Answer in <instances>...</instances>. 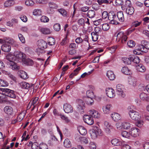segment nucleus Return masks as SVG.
Wrapping results in <instances>:
<instances>
[{
    "label": "nucleus",
    "instance_id": "nucleus-1",
    "mask_svg": "<svg viewBox=\"0 0 149 149\" xmlns=\"http://www.w3.org/2000/svg\"><path fill=\"white\" fill-rule=\"evenodd\" d=\"M15 58L18 61H22L25 63H27L28 65H32L33 64V61L30 59H26V56L25 54L18 51H16L14 53Z\"/></svg>",
    "mask_w": 149,
    "mask_h": 149
},
{
    "label": "nucleus",
    "instance_id": "nucleus-2",
    "mask_svg": "<svg viewBox=\"0 0 149 149\" xmlns=\"http://www.w3.org/2000/svg\"><path fill=\"white\" fill-rule=\"evenodd\" d=\"M108 19L110 21L109 23L113 24H118L119 23L117 21V19L115 13L111 11L108 13Z\"/></svg>",
    "mask_w": 149,
    "mask_h": 149
},
{
    "label": "nucleus",
    "instance_id": "nucleus-3",
    "mask_svg": "<svg viewBox=\"0 0 149 149\" xmlns=\"http://www.w3.org/2000/svg\"><path fill=\"white\" fill-rule=\"evenodd\" d=\"M3 92L5 94L6 99L7 96L14 99L16 98V92L14 91L6 88H3Z\"/></svg>",
    "mask_w": 149,
    "mask_h": 149
},
{
    "label": "nucleus",
    "instance_id": "nucleus-4",
    "mask_svg": "<svg viewBox=\"0 0 149 149\" xmlns=\"http://www.w3.org/2000/svg\"><path fill=\"white\" fill-rule=\"evenodd\" d=\"M89 134L91 138L93 139H95L97 136H101L102 135L101 130L97 127L90 130Z\"/></svg>",
    "mask_w": 149,
    "mask_h": 149
},
{
    "label": "nucleus",
    "instance_id": "nucleus-5",
    "mask_svg": "<svg viewBox=\"0 0 149 149\" xmlns=\"http://www.w3.org/2000/svg\"><path fill=\"white\" fill-rule=\"evenodd\" d=\"M129 114L131 118L133 120H139L141 119V115L139 113L133 110H130Z\"/></svg>",
    "mask_w": 149,
    "mask_h": 149
},
{
    "label": "nucleus",
    "instance_id": "nucleus-6",
    "mask_svg": "<svg viewBox=\"0 0 149 149\" xmlns=\"http://www.w3.org/2000/svg\"><path fill=\"white\" fill-rule=\"evenodd\" d=\"M84 122L88 125H91L93 124L94 122L93 118L90 115H85L83 117Z\"/></svg>",
    "mask_w": 149,
    "mask_h": 149
},
{
    "label": "nucleus",
    "instance_id": "nucleus-7",
    "mask_svg": "<svg viewBox=\"0 0 149 149\" xmlns=\"http://www.w3.org/2000/svg\"><path fill=\"white\" fill-rule=\"evenodd\" d=\"M116 89L120 96L123 98L125 97V94L123 91L124 88L123 86L120 84H118L116 86Z\"/></svg>",
    "mask_w": 149,
    "mask_h": 149
},
{
    "label": "nucleus",
    "instance_id": "nucleus-8",
    "mask_svg": "<svg viewBox=\"0 0 149 149\" xmlns=\"http://www.w3.org/2000/svg\"><path fill=\"white\" fill-rule=\"evenodd\" d=\"M4 111L9 116H13L15 113L13 108L8 106H6L4 107Z\"/></svg>",
    "mask_w": 149,
    "mask_h": 149
},
{
    "label": "nucleus",
    "instance_id": "nucleus-9",
    "mask_svg": "<svg viewBox=\"0 0 149 149\" xmlns=\"http://www.w3.org/2000/svg\"><path fill=\"white\" fill-rule=\"evenodd\" d=\"M105 92L107 96L109 98H112L115 96V91L112 88H107L105 90Z\"/></svg>",
    "mask_w": 149,
    "mask_h": 149
},
{
    "label": "nucleus",
    "instance_id": "nucleus-10",
    "mask_svg": "<svg viewBox=\"0 0 149 149\" xmlns=\"http://www.w3.org/2000/svg\"><path fill=\"white\" fill-rule=\"evenodd\" d=\"M130 135L132 136L135 137L139 136L140 134V130L136 127H133L130 130Z\"/></svg>",
    "mask_w": 149,
    "mask_h": 149
},
{
    "label": "nucleus",
    "instance_id": "nucleus-11",
    "mask_svg": "<svg viewBox=\"0 0 149 149\" xmlns=\"http://www.w3.org/2000/svg\"><path fill=\"white\" fill-rule=\"evenodd\" d=\"M63 109L66 113H72L73 111L72 107L69 104L66 103L63 105Z\"/></svg>",
    "mask_w": 149,
    "mask_h": 149
},
{
    "label": "nucleus",
    "instance_id": "nucleus-12",
    "mask_svg": "<svg viewBox=\"0 0 149 149\" xmlns=\"http://www.w3.org/2000/svg\"><path fill=\"white\" fill-rule=\"evenodd\" d=\"M78 105L77 108L79 111L81 112L84 111V110L85 108V104L84 102L81 100H79L77 101Z\"/></svg>",
    "mask_w": 149,
    "mask_h": 149
},
{
    "label": "nucleus",
    "instance_id": "nucleus-13",
    "mask_svg": "<svg viewBox=\"0 0 149 149\" xmlns=\"http://www.w3.org/2000/svg\"><path fill=\"white\" fill-rule=\"evenodd\" d=\"M123 142L120 141L119 139H113L111 141V144L116 146H122Z\"/></svg>",
    "mask_w": 149,
    "mask_h": 149
},
{
    "label": "nucleus",
    "instance_id": "nucleus-14",
    "mask_svg": "<svg viewBox=\"0 0 149 149\" xmlns=\"http://www.w3.org/2000/svg\"><path fill=\"white\" fill-rule=\"evenodd\" d=\"M90 115L93 118L94 117L95 118H98L100 117V114L97 112V111L94 110H91L89 111Z\"/></svg>",
    "mask_w": 149,
    "mask_h": 149
},
{
    "label": "nucleus",
    "instance_id": "nucleus-15",
    "mask_svg": "<svg viewBox=\"0 0 149 149\" xmlns=\"http://www.w3.org/2000/svg\"><path fill=\"white\" fill-rule=\"evenodd\" d=\"M38 47L44 49L47 48V43L43 40H41L38 41Z\"/></svg>",
    "mask_w": 149,
    "mask_h": 149
},
{
    "label": "nucleus",
    "instance_id": "nucleus-16",
    "mask_svg": "<svg viewBox=\"0 0 149 149\" xmlns=\"http://www.w3.org/2000/svg\"><path fill=\"white\" fill-rule=\"evenodd\" d=\"M132 6L131 2L130 0H127L125 1V3L122 5L121 8L123 10H125L127 8Z\"/></svg>",
    "mask_w": 149,
    "mask_h": 149
},
{
    "label": "nucleus",
    "instance_id": "nucleus-17",
    "mask_svg": "<svg viewBox=\"0 0 149 149\" xmlns=\"http://www.w3.org/2000/svg\"><path fill=\"white\" fill-rule=\"evenodd\" d=\"M111 116L112 119L116 122L118 121L121 118L120 115L117 113H112Z\"/></svg>",
    "mask_w": 149,
    "mask_h": 149
},
{
    "label": "nucleus",
    "instance_id": "nucleus-18",
    "mask_svg": "<svg viewBox=\"0 0 149 149\" xmlns=\"http://www.w3.org/2000/svg\"><path fill=\"white\" fill-rule=\"evenodd\" d=\"M116 17L120 22H123L124 20V14L122 11H120L118 12L117 13Z\"/></svg>",
    "mask_w": 149,
    "mask_h": 149
},
{
    "label": "nucleus",
    "instance_id": "nucleus-19",
    "mask_svg": "<svg viewBox=\"0 0 149 149\" xmlns=\"http://www.w3.org/2000/svg\"><path fill=\"white\" fill-rule=\"evenodd\" d=\"M128 82L130 84L134 87L136 86V79L134 77H129Z\"/></svg>",
    "mask_w": 149,
    "mask_h": 149
},
{
    "label": "nucleus",
    "instance_id": "nucleus-20",
    "mask_svg": "<svg viewBox=\"0 0 149 149\" xmlns=\"http://www.w3.org/2000/svg\"><path fill=\"white\" fill-rule=\"evenodd\" d=\"M11 49L10 45L6 44L3 45L1 46V50L5 52H9L10 51Z\"/></svg>",
    "mask_w": 149,
    "mask_h": 149
},
{
    "label": "nucleus",
    "instance_id": "nucleus-21",
    "mask_svg": "<svg viewBox=\"0 0 149 149\" xmlns=\"http://www.w3.org/2000/svg\"><path fill=\"white\" fill-rule=\"evenodd\" d=\"M112 106L111 104H107L102 108L103 112L104 113L108 114L110 113Z\"/></svg>",
    "mask_w": 149,
    "mask_h": 149
},
{
    "label": "nucleus",
    "instance_id": "nucleus-22",
    "mask_svg": "<svg viewBox=\"0 0 149 149\" xmlns=\"http://www.w3.org/2000/svg\"><path fill=\"white\" fill-rule=\"evenodd\" d=\"M20 86L22 88L26 89H28L32 86L29 84L24 81L21 82L20 84Z\"/></svg>",
    "mask_w": 149,
    "mask_h": 149
},
{
    "label": "nucleus",
    "instance_id": "nucleus-23",
    "mask_svg": "<svg viewBox=\"0 0 149 149\" xmlns=\"http://www.w3.org/2000/svg\"><path fill=\"white\" fill-rule=\"evenodd\" d=\"M78 130L80 134L82 135H85L87 133L86 129L82 126L78 127Z\"/></svg>",
    "mask_w": 149,
    "mask_h": 149
},
{
    "label": "nucleus",
    "instance_id": "nucleus-24",
    "mask_svg": "<svg viewBox=\"0 0 149 149\" xmlns=\"http://www.w3.org/2000/svg\"><path fill=\"white\" fill-rule=\"evenodd\" d=\"M142 45H140V47H142L144 50L145 49H149V42L146 40L141 41Z\"/></svg>",
    "mask_w": 149,
    "mask_h": 149
},
{
    "label": "nucleus",
    "instance_id": "nucleus-25",
    "mask_svg": "<svg viewBox=\"0 0 149 149\" xmlns=\"http://www.w3.org/2000/svg\"><path fill=\"white\" fill-rule=\"evenodd\" d=\"M6 59L9 61L10 63L15 61H16L14 56L10 53H9L6 56Z\"/></svg>",
    "mask_w": 149,
    "mask_h": 149
},
{
    "label": "nucleus",
    "instance_id": "nucleus-26",
    "mask_svg": "<svg viewBox=\"0 0 149 149\" xmlns=\"http://www.w3.org/2000/svg\"><path fill=\"white\" fill-rule=\"evenodd\" d=\"M104 125L106 127V131L107 133H110V130L112 129V126L107 121H105L104 122Z\"/></svg>",
    "mask_w": 149,
    "mask_h": 149
},
{
    "label": "nucleus",
    "instance_id": "nucleus-27",
    "mask_svg": "<svg viewBox=\"0 0 149 149\" xmlns=\"http://www.w3.org/2000/svg\"><path fill=\"white\" fill-rule=\"evenodd\" d=\"M107 75L110 80H113L115 78V76L113 72L111 70L107 72Z\"/></svg>",
    "mask_w": 149,
    "mask_h": 149
},
{
    "label": "nucleus",
    "instance_id": "nucleus-28",
    "mask_svg": "<svg viewBox=\"0 0 149 149\" xmlns=\"http://www.w3.org/2000/svg\"><path fill=\"white\" fill-rule=\"evenodd\" d=\"M140 97L141 99L143 101H149V96L145 93H141Z\"/></svg>",
    "mask_w": 149,
    "mask_h": 149
},
{
    "label": "nucleus",
    "instance_id": "nucleus-29",
    "mask_svg": "<svg viewBox=\"0 0 149 149\" xmlns=\"http://www.w3.org/2000/svg\"><path fill=\"white\" fill-rule=\"evenodd\" d=\"M142 52H145V51L142 47H140V45H139L138 48L134 49L133 51V53L134 54L139 55L141 54Z\"/></svg>",
    "mask_w": 149,
    "mask_h": 149
},
{
    "label": "nucleus",
    "instance_id": "nucleus-30",
    "mask_svg": "<svg viewBox=\"0 0 149 149\" xmlns=\"http://www.w3.org/2000/svg\"><path fill=\"white\" fill-rule=\"evenodd\" d=\"M131 58L132 61L136 64L139 63L140 61V59L139 57L136 56H131Z\"/></svg>",
    "mask_w": 149,
    "mask_h": 149
},
{
    "label": "nucleus",
    "instance_id": "nucleus-31",
    "mask_svg": "<svg viewBox=\"0 0 149 149\" xmlns=\"http://www.w3.org/2000/svg\"><path fill=\"white\" fill-rule=\"evenodd\" d=\"M137 70L139 72H144L146 70V68L145 66L141 64H139L137 66Z\"/></svg>",
    "mask_w": 149,
    "mask_h": 149
},
{
    "label": "nucleus",
    "instance_id": "nucleus-32",
    "mask_svg": "<svg viewBox=\"0 0 149 149\" xmlns=\"http://www.w3.org/2000/svg\"><path fill=\"white\" fill-rule=\"evenodd\" d=\"M81 68L78 67L75 70L74 72H72L69 76V77L70 78H72L74 76L77 75L79 72V71L81 70Z\"/></svg>",
    "mask_w": 149,
    "mask_h": 149
},
{
    "label": "nucleus",
    "instance_id": "nucleus-33",
    "mask_svg": "<svg viewBox=\"0 0 149 149\" xmlns=\"http://www.w3.org/2000/svg\"><path fill=\"white\" fill-rule=\"evenodd\" d=\"M87 15V17L89 18H93L95 17V13L94 10H88Z\"/></svg>",
    "mask_w": 149,
    "mask_h": 149
},
{
    "label": "nucleus",
    "instance_id": "nucleus-34",
    "mask_svg": "<svg viewBox=\"0 0 149 149\" xmlns=\"http://www.w3.org/2000/svg\"><path fill=\"white\" fill-rule=\"evenodd\" d=\"M10 66H11L13 70H18L20 68V67L14 61L11 62L10 64Z\"/></svg>",
    "mask_w": 149,
    "mask_h": 149
},
{
    "label": "nucleus",
    "instance_id": "nucleus-35",
    "mask_svg": "<svg viewBox=\"0 0 149 149\" xmlns=\"http://www.w3.org/2000/svg\"><path fill=\"white\" fill-rule=\"evenodd\" d=\"M93 98L89 97H86L85 99V101L86 104L88 105H92L94 102V100Z\"/></svg>",
    "mask_w": 149,
    "mask_h": 149
},
{
    "label": "nucleus",
    "instance_id": "nucleus-36",
    "mask_svg": "<svg viewBox=\"0 0 149 149\" xmlns=\"http://www.w3.org/2000/svg\"><path fill=\"white\" fill-rule=\"evenodd\" d=\"M121 71L123 73L126 75H130L131 73L130 70L126 67H123Z\"/></svg>",
    "mask_w": 149,
    "mask_h": 149
},
{
    "label": "nucleus",
    "instance_id": "nucleus-37",
    "mask_svg": "<svg viewBox=\"0 0 149 149\" xmlns=\"http://www.w3.org/2000/svg\"><path fill=\"white\" fill-rule=\"evenodd\" d=\"M14 3V1L12 0H7L6 1L4 5L5 7H8L12 6Z\"/></svg>",
    "mask_w": 149,
    "mask_h": 149
},
{
    "label": "nucleus",
    "instance_id": "nucleus-38",
    "mask_svg": "<svg viewBox=\"0 0 149 149\" xmlns=\"http://www.w3.org/2000/svg\"><path fill=\"white\" fill-rule=\"evenodd\" d=\"M63 144L64 146L67 148H70L71 146V143L70 140L68 139L65 140Z\"/></svg>",
    "mask_w": 149,
    "mask_h": 149
},
{
    "label": "nucleus",
    "instance_id": "nucleus-39",
    "mask_svg": "<svg viewBox=\"0 0 149 149\" xmlns=\"http://www.w3.org/2000/svg\"><path fill=\"white\" fill-rule=\"evenodd\" d=\"M121 135L123 137L128 139H129L131 136L130 132H129L125 131L122 132Z\"/></svg>",
    "mask_w": 149,
    "mask_h": 149
},
{
    "label": "nucleus",
    "instance_id": "nucleus-40",
    "mask_svg": "<svg viewBox=\"0 0 149 149\" xmlns=\"http://www.w3.org/2000/svg\"><path fill=\"white\" fill-rule=\"evenodd\" d=\"M125 10L126 13L130 15L133 14L134 10V8L132 6L127 8Z\"/></svg>",
    "mask_w": 149,
    "mask_h": 149
},
{
    "label": "nucleus",
    "instance_id": "nucleus-41",
    "mask_svg": "<svg viewBox=\"0 0 149 149\" xmlns=\"http://www.w3.org/2000/svg\"><path fill=\"white\" fill-rule=\"evenodd\" d=\"M122 128L125 129H128L131 127V125L129 123L127 122H123L122 123Z\"/></svg>",
    "mask_w": 149,
    "mask_h": 149
},
{
    "label": "nucleus",
    "instance_id": "nucleus-42",
    "mask_svg": "<svg viewBox=\"0 0 149 149\" xmlns=\"http://www.w3.org/2000/svg\"><path fill=\"white\" fill-rule=\"evenodd\" d=\"M59 116H60L61 118L63 120L65 123H68L70 122V120L67 116L62 114H60Z\"/></svg>",
    "mask_w": 149,
    "mask_h": 149
},
{
    "label": "nucleus",
    "instance_id": "nucleus-43",
    "mask_svg": "<svg viewBox=\"0 0 149 149\" xmlns=\"http://www.w3.org/2000/svg\"><path fill=\"white\" fill-rule=\"evenodd\" d=\"M55 40L52 37H49L48 39V44L49 45H53L55 44Z\"/></svg>",
    "mask_w": 149,
    "mask_h": 149
},
{
    "label": "nucleus",
    "instance_id": "nucleus-44",
    "mask_svg": "<svg viewBox=\"0 0 149 149\" xmlns=\"http://www.w3.org/2000/svg\"><path fill=\"white\" fill-rule=\"evenodd\" d=\"M92 36V40L94 41H96L98 39V35L96 33L92 32L91 33Z\"/></svg>",
    "mask_w": 149,
    "mask_h": 149
},
{
    "label": "nucleus",
    "instance_id": "nucleus-45",
    "mask_svg": "<svg viewBox=\"0 0 149 149\" xmlns=\"http://www.w3.org/2000/svg\"><path fill=\"white\" fill-rule=\"evenodd\" d=\"M6 101V99L5 94L0 93V102H5Z\"/></svg>",
    "mask_w": 149,
    "mask_h": 149
},
{
    "label": "nucleus",
    "instance_id": "nucleus-46",
    "mask_svg": "<svg viewBox=\"0 0 149 149\" xmlns=\"http://www.w3.org/2000/svg\"><path fill=\"white\" fill-rule=\"evenodd\" d=\"M122 61L128 65L130 64L132 62L131 56L129 58H122Z\"/></svg>",
    "mask_w": 149,
    "mask_h": 149
},
{
    "label": "nucleus",
    "instance_id": "nucleus-47",
    "mask_svg": "<svg viewBox=\"0 0 149 149\" xmlns=\"http://www.w3.org/2000/svg\"><path fill=\"white\" fill-rule=\"evenodd\" d=\"M8 85V83L6 81L0 79V87H6Z\"/></svg>",
    "mask_w": 149,
    "mask_h": 149
},
{
    "label": "nucleus",
    "instance_id": "nucleus-48",
    "mask_svg": "<svg viewBox=\"0 0 149 149\" xmlns=\"http://www.w3.org/2000/svg\"><path fill=\"white\" fill-rule=\"evenodd\" d=\"M40 31L44 34H48L50 33V30L47 28H42L40 30Z\"/></svg>",
    "mask_w": 149,
    "mask_h": 149
},
{
    "label": "nucleus",
    "instance_id": "nucleus-49",
    "mask_svg": "<svg viewBox=\"0 0 149 149\" xmlns=\"http://www.w3.org/2000/svg\"><path fill=\"white\" fill-rule=\"evenodd\" d=\"M86 94L87 97L93 98L94 97V93L92 90H88L86 92Z\"/></svg>",
    "mask_w": 149,
    "mask_h": 149
},
{
    "label": "nucleus",
    "instance_id": "nucleus-50",
    "mask_svg": "<svg viewBox=\"0 0 149 149\" xmlns=\"http://www.w3.org/2000/svg\"><path fill=\"white\" fill-rule=\"evenodd\" d=\"M21 74H20V77L24 79H26L28 78V75L27 73L24 71H22L20 72Z\"/></svg>",
    "mask_w": 149,
    "mask_h": 149
},
{
    "label": "nucleus",
    "instance_id": "nucleus-51",
    "mask_svg": "<svg viewBox=\"0 0 149 149\" xmlns=\"http://www.w3.org/2000/svg\"><path fill=\"white\" fill-rule=\"evenodd\" d=\"M6 42L16 47L17 45L15 41L13 39H10L8 40V41Z\"/></svg>",
    "mask_w": 149,
    "mask_h": 149
},
{
    "label": "nucleus",
    "instance_id": "nucleus-52",
    "mask_svg": "<svg viewBox=\"0 0 149 149\" xmlns=\"http://www.w3.org/2000/svg\"><path fill=\"white\" fill-rule=\"evenodd\" d=\"M98 4L101 5L103 3L108 4L110 3L111 1H110L108 0H100V1H97Z\"/></svg>",
    "mask_w": 149,
    "mask_h": 149
},
{
    "label": "nucleus",
    "instance_id": "nucleus-53",
    "mask_svg": "<svg viewBox=\"0 0 149 149\" xmlns=\"http://www.w3.org/2000/svg\"><path fill=\"white\" fill-rule=\"evenodd\" d=\"M53 28L56 31H59L61 30V25L58 23H56L54 25Z\"/></svg>",
    "mask_w": 149,
    "mask_h": 149
},
{
    "label": "nucleus",
    "instance_id": "nucleus-54",
    "mask_svg": "<svg viewBox=\"0 0 149 149\" xmlns=\"http://www.w3.org/2000/svg\"><path fill=\"white\" fill-rule=\"evenodd\" d=\"M102 28L104 31H107L110 28L109 24L108 23L104 24L102 25Z\"/></svg>",
    "mask_w": 149,
    "mask_h": 149
},
{
    "label": "nucleus",
    "instance_id": "nucleus-55",
    "mask_svg": "<svg viewBox=\"0 0 149 149\" xmlns=\"http://www.w3.org/2000/svg\"><path fill=\"white\" fill-rule=\"evenodd\" d=\"M58 11L63 16H66L67 13L66 11L64 9L61 8L58 10Z\"/></svg>",
    "mask_w": 149,
    "mask_h": 149
},
{
    "label": "nucleus",
    "instance_id": "nucleus-56",
    "mask_svg": "<svg viewBox=\"0 0 149 149\" xmlns=\"http://www.w3.org/2000/svg\"><path fill=\"white\" fill-rule=\"evenodd\" d=\"M127 45L129 47L132 48L135 46L136 43L134 41L130 40L128 42Z\"/></svg>",
    "mask_w": 149,
    "mask_h": 149
},
{
    "label": "nucleus",
    "instance_id": "nucleus-57",
    "mask_svg": "<svg viewBox=\"0 0 149 149\" xmlns=\"http://www.w3.org/2000/svg\"><path fill=\"white\" fill-rule=\"evenodd\" d=\"M38 149H48V148L46 144L44 143H42L39 145Z\"/></svg>",
    "mask_w": 149,
    "mask_h": 149
},
{
    "label": "nucleus",
    "instance_id": "nucleus-58",
    "mask_svg": "<svg viewBox=\"0 0 149 149\" xmlns=\"http://www.w3.org/2000/svg\"><path fill=\"white\" fill-rule=\"evenodd\" d=\"M33 14L34 15H40L41 14V11L39 9H36L34 10Z\"/></svg>",
    "mask_w": 149,
    "mask_h": 149
},
{
    "label": "nucleus",
    "instance_id": "nucleus-59",
    "mask_svg": "<svg viewBox=\"0 0 149 149\" xmlns=\"http://www.w3.org/2000/svg\"><path fill=\"white\" fill-rule=\"evenodd\" d=\"M49 7L53 9H56L58 8L57 5L53 2H50L49 3Z\"/></svg>",
    "mask_w": 149,
    "mask_h": 149
},
{
    "label": "nucleus",
    "instance_id": "nucleus-60",
    "mask_svg": "<svg viewBox=\"0 0 149 149\" xmlns=\"http://www.w3.org/2000/svg\"><path fill=\"white\" fill-rule=\"evenodd\" d=\"M18 37L22 43H24L25 42V39L22 34L20 33L18 34Z\"/></svg>",
    "mask_w": 149,
    "mask_h": 149
},
{
    "label": "nucleus",
    "instance_id": "nucleus-61",
    "mask_svg": "<svg viewBox=\"0 0 149 149\" xmlns=\"http://www.w3.org/2000/svg\"><path fill=\"white\" fill-rule=\"evenodd\" d=\"M40 20L42 22H47L49 21V19L45 16H42L41 17Z\"/></svg>",
    "mask_w": 149,
    "mask_h": 149
},
{
    "label": "nucleus",
    "instance_id": "nucleus-62",
    "mask_svg": "<svg viewBox=\"0 0 149 149\" xmlns=\"http://www.w3.org/2000/svg\"><path fill=\"white\" fill-rule=\"evenodd\" d=\"M95 32H94L96 33L99 35L102 33V31L101 28L98 27H96L94 29Z\"/></svg>",
    "mask_w": 149,
    "mask_h": 149
},
{
    "label": "nucleus",
    "instance_id": "nucleus-63",
    "mask_svg": "<svg viewBox=\"0 0 149 149\" xmlns=\"http://www.w3.org/2000/svg\"><path fill=\"white\" fill-rule=\"evenodd\" d=\"M39 144L37 142H34L31 145V148L32 149H38Z\"/></svg>",
    "mask_w": 149,
    "mask_h": 149
},
{
    "label": "nucleus",
    "instance_id": "nucleus-64",
    "mask_svg": "<svg viewBox=\"0 0 149 149\" xmlns=\"http://www.w3.org/2000/svg\"><path fill=\"white\" fill-rule=\"evenodd\" d=\"M34 3L32 0H26L25 2V4L27 6H32Z\"/></svg>",
    "mask_w": 149,
    "mask_h": 149
}]
</instances>
